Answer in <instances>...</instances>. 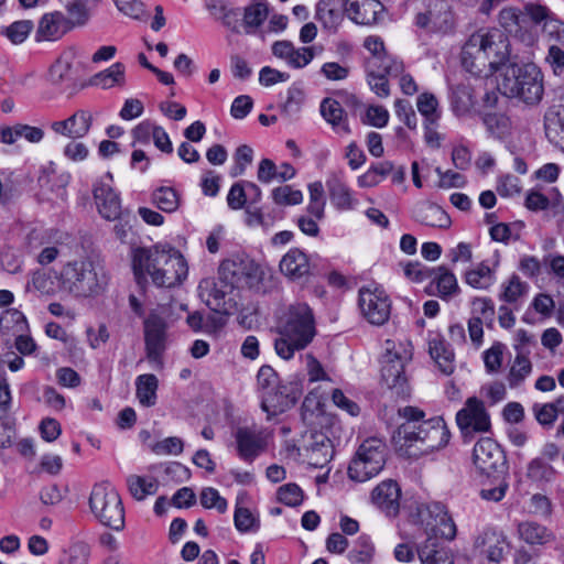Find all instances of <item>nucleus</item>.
<instances>
[{
	"mask_svg": "<svg viewBox=\"0 0 564 564\" xmlns=\"http://www.w3.org/2000/svg\"><path fill=\"white\" fill-rule=\"evenodd\" d=\"M269 9L264 1L252 0V2L245 8L243 22L246 28L257 29L268 18Z\"/></svg>",
	"mask_w": 564,
	"mask_h": 564,
	"instance_id": "49530a36",
	"label": "nucleus"
},
{
	"mask_svg": "<svg viewBox=\"0 0 564 564\" xmlns=\"http://www.w3.org/2000/svg\"><path fill=\"white\" fill-rule=\"evenodd\" d=\"M401 490L394 480L388 479L380 482L372 490V501L381 509L387 516L394 517L400 508Z\"/></svg>",
	"mask_w": 564,
	"mask_h": 564,
	"instance_id": "b1692460",
	"label": "nucleus"
},
{
	"mask_svg": "<svg viewBox=\"0 0 564 564\" xmlns=\"http://www.w3.org/2000/svg\"><path fill=\"white\" fill-rule=\"evenodd\" d=\"M375 553V547L366 536L358 539V547L352 549L348 553V560L351 563L368 564L371 562Z\"/></svg>",
	"mask_w": 564,
	"mask_h": 564,
	"instance_id": "5fc2aeb1",
	"label": "nucleus"
},
{
	"mask_svg": "<svg viewBox=\"0 0 564 564\" xmlns=\"http://www.w3.org/2000/svg\"><path fill=\"white\" fill-rule=\"evenodd\" d=\"M234 520L236 529L240 532L256 531L259 528V521L247 508H236Z\"/></svg>",
	"mask_w": 564,
	"mask_h": 564,
	"instance_id": "13d9d810",
	"label": "nucleus"
},
{
	"mask_svg": "<svg viewBox=\"0 0 564 564\" xmlns=\"http://www.w3.org/2000/svg\"><path fill=\"white\" fill-rule=\"evenodd\" d=\"M527 476L533 481H551L555 470L541 458H535L528 465Z\"/></svg>",
	"mask_w": 564,
	"mask_h": 564,
	"instance_id": "864d4df0",
	"label": "nucleus"
},
{
	"mask_svg": "<svg viewBox=\"0 0 564 564\" xmlns=\"http://www.w3.org/2000/svg\"><path fill=\"white\" fill-rule=\"evenodd\" d=\"M280 271L292 281L307 278L312 271L308 256L299 248H291L280 261Z\"/></svg>",
	"mask_w": 564,
	"mask_h": 564,
	"instance_id": "5701e85b",
	"label": "nucleus"
},
{
	"mask_svg": "<svg viewBox=\"0 0 564 564\" xmlns=\"http://www.w3.org/2000/svg\"><path fill=\"white\" fill-rule=\"evenodd\" d=\"M367 74L370 89L380 98L388 97L390 95V87L387 77L392 76L384 70V67H379L373 70L367 69Z\"/></svg>",
	"mask_w": 564,
	"mask_h": 564,
	"instance_id": "09e8293b",
	"label": "nucleus"
},
{
	"mask_svg": "<svg viewBox=\"0 0 564 564\" xmlns=\"http://www.w3.org/2000/svg\"><path fill=\"white\" fill-rule=\"evenodd\" d=\"M235 440L239 457L251 463L267 449L269 434L257 426H242L237 429Z\"/></svg>",
	"mask_w": 564,
	"mask_h": 564,
	"instance_id": "f3484780",
	"label": "nucleus"
},
{
	"mask_svg": "<svg viewBox=\"0 0 564 564\" xmlns=\"http://www.w3.org/2000/svg\"><path fill=\"white\" fill-rule=\"evenodd\" d=\"M398 414L404 422L398 426L393 441L408 457L429 455L448 444L451 433L443 417L424 420V411L411 405L400 408Z\"/></svg>",
	"mask_w": 564,
	"mask_h": 564,
	"instance_id": "f257e3e1",
	"label": "nucleus"
},
{
	"mask_svg": "<svg viewBox=\"0 0 564 564\" xmlns=\"http://www.w3.org/2000/svg\"><path fill=\"white\" fill-rule=\"evenodd\" d=\"M475 545L481 549V554L492 563H499L503 558L506 540L495 532H485L478 536Z\"/></svg>",
	"mask_w": 564,
	"mask_h": 564,
	"instance_id": "72a5a7b5",
	"label": "nucleus"
},
{
	"mask_svg": "<svg viewBox=\"0 0 564 564\" xmlns=\"http://www.w3.org/2000/svg\"><path fill=\"white\" fill-rule=\"evenodd\" d=\"M33 26L31 20L15 21L6 28L4 34L13 44H20L26 40Z\"/></svg>",
	"mask_w": 564,
	"mask_h": 564,
	"instance_id": "6e6d98bb",
	"label": "nucleus"
},
{
	"mask_svg": "<svg viewBox=\"0 0 564 564\" xmlns=\"http://www.w3.org/2000/svg\"><path fill=\"white\" fill-rule=\"evenodd\" d=\"M433 269L420 262H406L403 265L404 275L412 282H423L433 276Z\"/></svg>",
	"mask_w": 564,
	"mask_h": 564,
	"instance_id": "bf43d9fd",
	"label": "nucleus"
},
{
	"mask_svg": "<svg viewBox=\"0 0 564 564\" xmlns=\"http://www.w3.org/2000/svg\"><path fill=\"white\" fill-rule=\"evenodd\" d=\"M257 383L258 387L265 394L268 391L275 389L279 383V378L276 372L270 366H262L257 375Z\"/></svg>",
	"mask_w": 564,
	"mask_h": 564,
	"instance_id": "338daca9",
	"label": "nucleus"
},
{
	"mask_svg": "<svg viewBox=\"0 0 564 564\" xmlns=\"http://www.w3.org/2000/svg\"><path fill=\"white\" fill-rule=\"evenodd\" d=\"M498 89L527 105H536L544 94L543 75L534 64L512 65L505 69Z\"/></svg>",
	"mask_w": 564,
	"mask_h": 564,
	"instance_id": "0eeeda50",
	"label": "nucleus"
},
{
	"mask_svg": "<svg viewBox=\"0 0 564 564\" xmlns=\"http://www.w3.org/2000/svg\"><path fill=\"white\" fill-rule=\"evenodd\" d=\"M73 29L70 20L59 11L44 14L35 33L36 41H56Z\"/></svg>",
	"mask_w": 564,
	"mask_h": 564,
	"instance_id": "412c9836",
	"label": "nucleus"
},
{
	"mask_svg": "<svg viewBox=\"0 0 564 564\" xmlns=\"http://www.w3.org/2000/svg\"><path fill=\"white\" fill-rule=\"evenodd\" d=\"M132 269L139 284L150 278L155 286L166 289L181 285L188 274L184 256L176 248L161 243L133 249Z\"/></svg>",
	"mask_w": 564,
	"mask_h": 564,
	"instance_id": "f03ea898",
	"label": "nucleus"
},
{
	"mask_svg": "<svg viewBox=\"0 0 564 564\" xmlns=\"http://www.w3.org/2000/svg\"><path fill=\"white\" fill-rule=\"evenodd\" d=\"M310 202L306 207V212L308 215L315 217L316 219H323L325 216V191L322 182L316 181L310 183L308 186Z\"/></svg>",
	"mask_w": 564,
	"mask_h": 564,
	"instance_id": "a19ab883",
	"label": "nucleus"
},
{
	"mask_svg": "<svg viewBox=\"0 0 564 564\" xmlns=\"http://www.w3.org/2000/svg\"><path fill=\"white\" fill-rule=\"evenodd\" d=\"M321 113L338 133L348 134L350 132L344 119V109L337 100L332 98L324 99L321 104Z\"/></svg>",
	"mask_w": 564,
	"mask_h": 564,
	"instance_id": "e433bc0d",
	"label": "nucleus"
},
{
	"mask_svg": "<svg viewBox=\"0 0 564 564\" xmlns=\"http://www.w3.org/2000/svg\"><path fill=\"white\" fill-rule=\"evenodd\" d=\"M152 203L165 213H174L180 206V195L172 187H160L153 192Z\"/></svg>",
	"mask_w": 564,
	"mask_h": 564,
	"instance_id": "c03bdc74",
	"label": "nucleus"
},
{
	"mask_svg": "<svg viewBox=\"0 0 564 564\" xmlns=\"http://www.w3.org/2000/svg\"><path fill=\"white\" fill-rule=\"evenodd\" d=\"M413 357L412 344L406 339H387L381 359V379L398 394L408 391V367Z\"/></svg>",
	"mask_w": 564,
	"mask_h": 564,
	"instance_id": "6e6552de",
	"label": "nucleus"
},
{
	"mask_svg": "<svg viewBox=\"0 0 564 564\" xmlns=\"http://www.w3.org/2000/svg\"><path fill=\"white\" fill-rule=\"evenodd\" d=\"M67 12L73 23V28L75 25H83L88 20V10H87V0H73L66 6Z\"/></svg>",
	"mask_w": 564,
	"mask_h": 564,
	"instance_id": "e2e57ef3",
	"label": "nucleus"
},
{
	"mask_svg": "<svg viewBox=\"0 0 564 564\" xmlns=\"http://www.w3.org/2000/svg\"><path fill=\"white\" fill-rule=\"evenodd\" d=\"M508 55V44L499 31L479 30L463 46L462 64L471 74L488 75L505 63Z\"/></svg>",
	"mask_w": 564,
	"mask_h": 564,
	"instance_id": "39448f33",
	"label": "nucleus"
},
{
	"mask_svg": "<svg viewBox=\"0 0 564 564\" xmlns=\"http://www.w3.org/2000/svg\"><path fill=\"white\" fill-rule=\"evenodd\" d=\"M57 279L59 289L76 297L98 295L108 285L104 268L89 259L67 262Z\"/></svg>",
	"mask_w": 564,
	"mask_h": 564,
	"instance_id": "423d86ee",
	"label": "nucleus"
},
{
	"mask_svg": "<svg viewBox=\"0 0 564 564\" xmlns=\"http://www.w3.org/2000/svg\"><path fill=\"white\" fill-rule=\"evenodd\" d=\"M358 308L369 324L381 326L390 317L391 300L380 286H362L358 291Z\"/></svg>",
	"mask_w": 564,
	"mask_h": 564,
	"instance_id": "f8f14e48",
	"label": "nucleus"
},
{
	"mask_svg": "<svg viewBox=\"0 0 564 564\" xmlns=\"http://www.w3.org/2000/svg\"><path fill=\"white\" fill-rule=\"evenodd\" d=\"M364 46L371 56L366 62V69H377L384 67V70L391 76H400L403 73V63L397 57L387 53L384 43L377 35L367 36Z\"/></svg>",
	"mask_w": 564,
	"mask_h": 564,
	"instance_id": "6ab92c4d",
	"label": "nucleus"
},
{
	"mask_svg": "<svg viewBox=\"0 0 564 564\" xmlns=\"http://www.w3.org/2000/svg\"><path fill=\"white\" fill-rule=\"evenodd\" d=\"M344 0H319L315 6L314 18L328 32H336L345 18Z\"/></svg>",
	"mask_w": 564,
	"mask_h": 564,
	"instance_id": "393cba45",
	"label": "nucleus"
},
{
	"mask_svg": "<svg viewBox=\"0 0 564 564\" xmlns=\"http://www.w3.org/2000/svg\"><path fill=\"white\" fill-rule=\"evenodd\" d=\"M465 282L477 290H488L496 282V273L486 262L478 263L475 268L467 270Z\"/></svg>",
	"mask_w": 564,
	"mask_h": 564,
	"instance_id": "4c0bfd02",
	"label": "nucleus"
},
{
	"mask_svg": "<svg viewBox=\"0 0 564 564\" xmlns=\"http://www.w3.org/2000/svg\"><path fill=\"white\" fill-rule=\"evenodd\" d=\"M276 333L275 352L282 359L290 360L295 351L305 349L316 335L311 307L306 303H293L286 306L278 317Z\"/></svg>",
	"mask_w": 564,
	"mask_h": 564,
	"instance_id": "7ed1b4c3",
	"label": "nucleus"
},
{
	"mask_svg": "<svg viewBox=\"0 0 564 564\" xmlns=\"http://www.w3.org/2000/svg\"><path fill=\"white\" fill-rule=\"evenodd\" d=\"M271 197L274 204L279 206H293L303 202V194L300 189H294L290 185L278 186L272 189Z\"/></svg>",
	"mask_w": 564,
	"mask_h": 564,
	"instance_id": "8fccbe9b",
	"label": "nucleus"
},
{
	"mask_svg": "<svg viewBox=\"0 0 564 564\" xmlns=\"http://www.w3.org/2000/svg\"><path fill=\"white\" fill-rule=\"evenodd\" d=\"M410 517L413 522L422 525L427 534L449 541L456 536V524L445 506L440 502H415L410 507Z\"/></svg>",
	"mask_w": 564,
	"mask_h": 564,
	"instance_id": "9b49d317",
	"label": "nucleus"
},
{
	"mask_svg": "<svg viewBox=\"0 0 564 564\" xmlns=\"http://www.w3.org/2000/svg\"><path fill=\"white\" fill-rule=\"evenodd\" d=\"M200 503L204 508H215L218 512L224 513L227 510V501L215 488L207 487L200 492Z\"/></svg>",
	"mask_w": 564,
	"mask_h": 564,
	"instance_id": "4d7b16f0",
	"label": "nucleus"
},
{
	"mask_svg": "<svg viewBox=\"0 0 564 564\" xmlns=\"http://www.w3.org/2000/svg\"><path fill=\"white\" fill-rule=\"evenodd\" d=\"M158 378L152 373L140 375L135 379V395L142 406L151 408L156 403Z\"/></svg>",
	"mask_w": 564,
	"mask_h": 564,
	"instance_id": "f704fd0d",
	"label": "nucleus"
},
{
	"mask_svg": "<svg viewBox=\"0 0 564 564\" xmlns=\"http://www.w3.org/2000/svg\"><path fill=\"white\" fill-rule=\"evenodd\" d=\"M276 498L288 507H297L303 502L304 492L299 485L290 482L278 489Z\"/></svg>",
	"mask_w": 564,
	"mask_h": 564,
	"instance_id": "603ef678",
	"label": "nucleus"
},
{
	"mask_svg": "<svg viewBox=\"0 0 564 564\" xmlns=\"http://www.w3.org/2000/svg\"><path fill=\"white\" fill-rule=\"evenodd\" d=\"M72 61L67 57L58 58L50 68V79L53 84H61L70 79Z\"/></svg>",
	"mask_w": 564,
	"mask_h": 564,
	"instance_id": "680f3d73",
	"label": "nucleus"
},
{
	"mask_svg": "<svg viewBox=\"0 0 564 564\" xmlns=\"http://www.w3.org/2000/svg\"><path fill=\"white\" fill-rule=\"evenodd\" d=\"M387 454V445L381 438L365 440L349 464V478L364 482L377 476L386 465Z\"/></svg>",
	"mask_w": 564,
	"mask_h": 564,
	"instance_id": "9d476101",
	"label": "nucleus"
},
{
	"mask_svg": "<svg viewBox=\"0 0 564 564\" xmlns=\"http://www.w3.org/2000/svg\"><path fill=\"white\" fill-rule=\"evenodd\" d=\"M413 218L422 225L441 229H447L452 224L447 213L430 202L417 203L413 208Z\"/></svg>",
	"mask_w": 564,
	"mask_h": 564,
	"instance_id": "cd10ccee",
	"label": "nucleus"
},
{
	"mask_svg": "<svg viewBox=\"0 0 564 564\" xmlns=\"http://www.w3.org/2000/svg\"><path fill=\"white\" fill-rule=\"evenodd\" d=\"M263 269L249 258H230L224 260L218 269V281L213 283L208 305L214 310H226L225 297L234 290L260 291L263 281Z\"/></svg>",
	"mask_w": 564,
	"mask_h": 564,
	"instance_id": "20e7f679",
	"label": "nucleus"
},
{
	"mask_svg": "<svg viewBox=\"0 0 564 564\" xmlns=\"http://www.w3.org/2000/svg\"><path fill=\"white\" fill-rule=\"evenodd\" d=\"M530 513L539 516L544 519H549L553 512V506L551 500L541 494H534L530 500Z\"/></svg>",
	"mask_w": 564,
	"mask_h": 564,
	"instance_id": "052dcab7",
	"label": "nucleus"
},
{
	"mask_svg": "<svg viewBox=\"0 0 564 564\" xmlns=\"http://www.w3.org/2000/svg\"><path fill=\"white\" fill-rule=\"evenodd\" d=\"M429 352L443 375L449 376L454 372V352L448 348L443 339L437 336L431 338L429 340Z\"/></svg>",
	"mask_w": 564,
	"mask_h": 564,
	"instance_id": "473e14b6",
	"label": "nucleus"
},
{
	"mask_svg": "<svg viewBox=\"0 0 564 564\" xmlns=\"http://www.w3.org/2000/svg\"><path fill=\"white\" fill-rule=\"evenodd\" d=\"M532 412L542 426H553L557 416L564 414V395L556 398L553 402L534 403Z\"/></svg>",
	"mask_w": 564,
	"mask_h": 564,
	"instance_id": "c9c22d12",
	"label": "nucleus"
},
{
	"mask_svg": "<svg viewBox=\"0 0 564 564\" xmlns=\"http://www.w3.org/2000/svg\"><path fill=\"white\" fill-rule=\"evenodd\" d=\"M299 394L294 389L278 383L275 389L263 394L262 409L273 414L282 413L293 406Z\"/></svg>",
	"mask_w": 564,
	"mask_h": 564,
	"instance_id": "bb28decb",
	"label": "nucleus"
},
{
	"mask_svg": "<svg viewBox=\"0 0 564 564\" xmlns=\"http://www.w3.org/2000/svg\"><path fill=\"white\" fill-rule=\"evenodd\" d=\"M347 17L357 24L370 25L383 12L379 0H344Z\"/></svg>",
	"mask_w": 564,
	"mask_h": 564,
	"instance_id": "4be33fe9",
	"label": "nucleus"
},
{
	"mask_svg": "<svg viewBox=\"0 0 564 564\" xmlns=\"http://www.w3.org/2000/svg\"><path fill=\"white\" fill-rule=\"evenodd\" d=\"M29 324L26 317L17 308L6 310L0 316V330L4 334L26 333Z\"/></svg>",
	"mask_w": 564,
	"mask_h": 564,
	"instance_id": "ea45409f",
	"label": "nucleus"
},
{
	"mask_svg": "<svg viewBox=\"0 0 564 564\" xmlns=\"http://www.w3.org/2000/svg\"><path fill=\"white\" fill-rule=\"evenodd\" d=\"M124 82V66L121 63L112 64L108 69L97 74L94 84L102 88H110L116 84L122 85Z\"/></svg>",
	"mask_w": 564,
	"mask_h": 564,
	"instance_id": "de8ad7c7",
	"label": "nucleus"
},
{
	"mask_svg": "<svg viewBox=\"0 0 564 564\" xmlns=\"http://www.w3.org/2000/svg\"><path fill=\"white\" fill-rule=\"evenodd\" d=\"M520 11L513 7L503 8L499 12V24L507 32H517L519 29Z\"/></svg>",
	"mask_w": 564,
	"mask_h": 564,
	"instance_id": "774afa93",
	"label": "nucleus"
},
{
	"mask_svg": "<svg viewBox=\"0 0 564 564\" xmlns=\"http://www.w3.org/2000/svg\"><path fill=\"white\" fill-rule=\"evenodd\" d=\"M451 104L453 111L460 116L467 113L475 105L473 88L469 84L460 83L452 88Z\"/></svg>",
	"mask_w": 564,
	"mask_h": 564,
	"instance_id": "58836bf2",
	"label": "nucleus"
},
{
	"mask_svg": "<svg viewBox=\"0 0 564 564\" xmlns=\"http://www.w3.org/2000/svg\"><path fill=\"white\" fill-rule=\"evenodd\" d=\"M166 324L158 314H150L144 321V340L147 358L161 367V356L165 349Z\"/></svg>",
	"mask_w": 564,
	"mask_h": 564,
	"instance_id": "a211bd4d",
	"label": "nucleus"
},
{
	"mask_svg": "<svg viewBox=\"0 0 564 564\" xmlns=\"http://www.w3.org/2000/svg\"><path fill=\"white\" fill-rule=\"evenodd\" d=\"M130 494L137 500H143L147 496L154 495L158 490V482L154 478H145L131 475L127 479Z\"/></svg>",
	"mask_w": 564,
	"mask_h": 564,
	"instance_id": "79ce46f5",
	"label": "nucleus"
},
{
	"mask_svg": "<svg viewBox=\"0 0 564 564\" xmlns=\"http://www.w3.org/2000/svg\"><path fill=\"white\" fill-rule=\"evenodd\" d=\"M532 372V364L524 354H517L508 375V382L511 388L519 387Z\"/></svg>",
	"mask_w": 564,
	"mask_h": 564,
	"instance_id": "37998d69",
	"label": "nucleus"
},
{
	"mask_svg": "<svg viewBox=\"0 0 564 564\" xmlns=\"http://www.w3.org/2000/svg\"><path fill=\"white\" fill-rule=\"evenodd\" d=\"M518 538L530 546H544L555 541V533L534 520H523L517 524Z\"/></svg>",
	"mask_w": 564,
	"mask_h": 564,
	"instance_id": "a878e982",
	"label": "nucleus"
},
{
	"mask_svg": "<svg viewBox=\"0 0 564 564\" xmlns=\"http://www.w3.org/2000/svg\"><path fill=\"white\" fill-rule=\"evenodd\" d=\"M326 187L335 208L349 210L354 207L355 199L341 173H332L326 180Z\"/></svg>",
	"mask_w": 564,
	"mask_h": 564,
	"instance_id": "c85d7f7f",
	"label": "nucleus"
},
{
	"mask_svg": "<svg viewBox=\"0 0 564 564\" xmlns=\"http://www.w3.org/2000/svg\"><path fill=\"white\" fill-rule=\"evenodd\" d=\"M415 25L429 33L446 35L454 31L456 21L446 0H429L426 9L416 14Z\"/></svg>",
	"mask_w": 564,
	"mask_h": 564,
	"instance_id": "ddd939ff",
	"label": "nucleus"
},
{
	"mask_svg": "<svg viewBox=\"0 0 564 564\" xmlns=\"http://www.w3.org/2000/svg\"><path fill=\"white\" fill-rule=\"evenodd\" d=\"M529 285L522 282L520 278L513 274L506 284H502V292L499 295L500 300L514 303L524 294H527Z\"/></svg>",
	"mask_w": 564,
	"mask_h": 564,
	"instance_id": "3c124183",
	"label": "nucleus"
},
{
	"mask_svg": "<svg viewBox=\"0 0 564 564\" xmlns=\"http://www.w3.org/2000/svg\"><path fill=\"white\" fill-rule=\"evenodd\" d=\"M431 279L430 289L435 286L436 291H430L429 293L435 294L442 300L448 301L460 292L455 274L444 265L434 268Z\"/></svg>",
	"mask_w": 564,
	"mask_h": 564,
	"instance_id": "c756f323",
	"label": "nucleus"
},
{
	"mask_svg": "<svg viewBox=\"0 0 564 564\" xmlns=\"http://www.w3.org/2000/svg\"><path fill=\"white\" fill-rule=\"evenodd\" d=\"M397 117L409 128L415 129L417 124L416 115L408 100L397 99L394 102Z\"/></svg>",
	"mask_w": 564,
	"mask_h": 564,
	"instance_id": "0e129e2a",
	"label": "nucleus"
},
{
	"mask_svg": "<svg viewBox=\"0 0 564 564\" xmlns=\"http://www.w3.org/2000/svg\"><path fill=\"white\" fill-rule=\"evenodd\" d=\"M417 555L422 564H454L451 550L433 538L419 546Z\"/></svg>",
	"mask_w": 564,
	"mask_h": 564,
	"instance_id": "2f4dec72",
	"label": "nucleus"
},
{
	"mask_svg": "<svg viewBox=\"0 0 564 564\" xmlns=\"http://www.w3.org/2000/svg\"><path fill=\"white\" fill-rule=\"evenodd\" d=\"M416 107L419 112L424 117L425 123L436 124L441 118L438 110V101L433 94L423 93L417 97Z\"/></svg>",
	"mask_w": 564,
	"mask_h": 564,
	"instance_id": "a18cd8bd",
	"label": "nucleus"
},
{
	"mask_svg": "<svg viewBox=\"0 0 564 564\" xmlns=\"http://www.w3.org/2000/svg\"><path fill=\"white\" fill-rule=\"evenodd\" d=\"M473 462L477 470L491 476L506 474L507 458L497 442L490 437H481L474 446Z\"/></svg>",
	"mask_w": 564,
	"mask_h": 564,
	"instance_id": "4468645a",
	"label": "nucleus"
},
{
	"mask_svg": "<svg viewBox=\"0 0 564 564\" xmlns=\"http://www.w3.org/2000/svg\"><path fill=\"white\" fill-rule=\"evenodd\" d=\"M91 122V113L80 109L65 120L53 121L51 129L55 133L70 139H80L89 132Z\"/></svg>",
	"mask_w": 564,
	"mask_h": 564,
	"instance_id": "aec40b11",
	"label": "nucleus"
},
{
	"mask_svg": "<svg viewBox=\"0 0 564 564\" xmlns=\"http://www.w3.org/2000/svg\"><path fill=\"white\" fill-rule=\"evenodd\" d=\"M311 438L304 445L305 457L311 466L322 468L332 455L330 441L323 434H312Z\"/></svg>",
	"mask_w": 564,
	"mask_h": 564,
	"instance_id": "7c9ffc66",
	"label": "nucleus"
},
{
	"mask_svg": "<svg viewBox=\"0 0 564 564\" xmlns=\"http://www.w3.org/2000/svg\"><path fill=\"white\" fill-rule=\"evenodd\" d=\"M111 183L112 174L107 172L93 186L96 208L99 215L108 221L120 219L123 215L120 195L113 189Z\"/></svg>",
	"mask_w": 564,
	"mask_h": 564,
	"instance_id": "2eb2a0df",
	"label": "nucleus"
},
{
	"mask_svg": "<svg viewBox=\"0 0 564 564\" xmlns=\"http://www.w3.org/2000/svg\"><path fill=\"white\" fill-rule=\"evenodd\" d=\"M89 509L102 525L115 531H121L124 528L122 500L110 482L102 481L93 487L89 496Z\"/></svg>",
	"mask_w": 564,
	"mask_h": 564,
	"instance_id": "1a4fd4ad",
	"label": "nucleus"
},
{
	"mask_svg": "<svg viewBox=\"0 0 564 564\" xmlns=\"http://www.w3.org/2000/svg\"><path fill=\"white\" fill-rule=\"evenodd\" d=\"M456 423L465 433H486L491 427L490 415L484 402L476 397H470L465 401L463 409L456 414Z\"/></svg>",
	"mask_w": 564,
	"mask_h": 564,
	"instance_id": "dca6fc26",
	"label": "nucleus"
},
{
	"mask_svg": "<svg viewBox=\"0 0 564 564\" xmlns=\"http://www.w3.org/2000/svg\"><path fill=\"white\" fill-rule=\"evenodd\" d=\"M183 441L178 437H166L153 445L152 451L158 455H180L183 452Z\"/></svg>",
	"mask_w": 564,
	"mask_h": 564,
	"instance_id": "69168bd1",
	"label": "nucleus"
}]
</instances>
